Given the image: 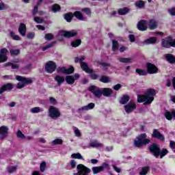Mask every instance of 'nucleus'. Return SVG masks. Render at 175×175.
I'll return each mask as SVG.
<instances>
[{
	"label": "nucleus",
	"mask_w": 175,
	"mask_h": 175,
	"mask_svg": "<svg viewBox=\"0 0 175 175\" xmlns=\"http://www.w3.org/2000/svg\"><path fill=\"white\" fill-rule=\"evenodd\" d=\"M154 95H157V91L154 89H149L144 95H137V102L138 103H144V105H151L154 101Z\"/></svg>",
	"instance_id": "1"
},
{
	"label": "nucleus",
	"mask_w": 175,
	"mask_h": 175,
	"mask_svg": "<svg viewBox=\"0 0 175 175\" xmlns=\"http://www.w3.org/2000/svg\"><path fill=\"white\" fill-rule=\"evenodd\" d=\"M149 150L150 152L152 154V155L155 157V158H159V155H160L161 159H162V158L166 156L167 154L169 152V151L167 150L166 148H163L161 150V148H159V145L157 144H152V145H150L149 146Z\"/></svg>",
	"instance_id": "2"
},
{
	"label": "nucleus",
	"mask_w": 175,
	"mask_h": 175,
	"mask_svg": "<svg viewBox=\"0 0 175 175\" xmlns=\"http://www.w3.org/2000/svg\"><path fill=\"white\" fill-rule=\"evenodd\" d=\"M16 79L18 81H20L16 85V87L18 90L24 88L27 84H32V83H33V79L32 78H27L23 76L17 75Z\"/></svg>",
	"instance_id": "3"
},
{
	"label": "nucleus",
	"mask_w": 175,
	"mask_h": 175,
	"mask_svg": "<svg viewBox=\"0 0 175 175\" xmlns=\"http://www.w3.org/2000/svg\"><path fill=\"white\" fill-rule=\"evenodd\" d=\"M146 137L147 135H146V133L138 136L137 139L134 140V146L137 148H140V147L144 144H149L150 139H147Z\"/></svg>",
	"instance_id": "4"
},
{
	"label": "nucleus",
	"mask_w": 175,
	"mask_h": 175,
	"mask_svg": "<svg viewBox=\"0 0 175 175\" xmlns=\"http://www.w3.org/2000/svg\"><path fill=\"white\" fill-rule=\"evenodd\" d=\"M55 69H57V64L55 62L49 61L46 64L45 70L47 73H53V72H55Z\"/></svg>",
	"instance_id": "5"
},
{
	"label": "nucleus",
	"mask_w": 175,
	"mask_h": 175,
	"mask_svg": "<svg viewBox=\"0 0 175 175\" xmlns=\"http://www.w3.org/2000/svg\"><path fill=\"white\" fill-rule=\"evenodd\" d=\"M80 79V75L75 73L74 75H68L66 77V82L69 85L75 84V82Z\"/></svg>",
	"instance_id": "6"
},
{
	"label": "nucleus",
	"mask_w": 175,
	"mask_h": 175,
	"mask_svg": "<svg viewBox=\"0 0 175 175\" xmlns=\"http://www.w3.org/2000/svg\"><path fill=\"white\" fill-rule=\"evenodd\" d=\"M49 114L51 118H58L61 113L58 109L55 108L54 106H51L49 109Z\"/></svg>",
	"instance_id": "7"
},
{
	"label": "nucleus",
	"mask_w": 175,
	"mask_h": 175,
	"mask_svg": "<svg viewBox=\"0 0 175 175\" xmlns=\"http://www.w3.org/2000/svg\"><path fill=\"white\" fill-rule=\"evenodd\" d=\"M136 109V103L135 101L131 100L127 105H124V111L127 114H131L133 110Z\"/></svg>",
	"instance_id": "8"
},
{
	"label": "nucleus",
	"mask_w": 175,
	"mask_h": 175,
	"mask_svg": "<svg viewBox=\"0 0 175 175\" xmlns=\"http://www.w3.org/2000/svg\"><path fill=\"white\" fill-rule=\"evenodd\" d=\"M146 68L149 75H157L159 70L155 65L151 63H147Z\"/></svg>",
	"instance_id": "9"
},
{
	"label": "nucleus",
	"mask_w": 175,
	"mask_h": 175,
	"mask_svg": "<svg viewBox=\"0 0 175 175\" xmlns=\"http://www.w3.org/2000/svg\"><path fill=\"white\" fill-rule=\"evenodd\" d=\"M57 73H63V75H71L75 72V68L73 67H70L66 69L65 67H59L57 69Z\"/></svg>",
	"instance_id": "10"
},
{
	"label": "nucleus",
	"mask_w": 175,
	"mask_h": 175,
	"mask_svg": "<svg viewBox=\"0 0 175 175\" xmlns=\"http://www.w3.org/2000/svg\"><path fill=\"white\" fill-rule=\"evenodd\" d=\"M9 132V128L6 126H1L0 127V140H3L8 137V134Z\"/></svg>",
	"instance_id": "11"
},
{
	"label": "nucleus",
	"mask_w": 175,
	"mask_h": 175,
	"mask_svg": "<svg viewBox=\"0 0 175 175\" xmlns=\"http://www.w3.org/2000/svg\"><path fill=\"white\" fill-rule=\"evenodd\" d=\"M59 34L60 36H64V38H73V36H76V35H77V32L75 30L70 31H60Z\"/></svg>",
	"instance_id": "12"
},
{
	"label": "nucleus",
	"mask_w": 175,
	"mask_h": 175,
	"mask_svg": "<svg viewBox=\"0 0 175 175\" xmlns=\"http://www.w3.org/2000/svg\"><path fill=\"white\" fill-rule=\"evenodd\" d=\"M95 107V104L94 103H90L88 105L80 107L77 111L78 113H85L88 110H92Z\"/></svg>",
	"instance_id": "13"
},
{
	"label": "nucleus",
	"mask_w": 175,
	"mask_h": 175,
	"mask_svg": "<svg viewBox=\"0 0 175 175\" xmlns=\"http://www.w3.org/2000/svg\"><path fill=\"white\" fill-rule=\"evenodd\" d=\"M89 90L94 94L96 98H100L103 95L102 90H99L96 86H91L89 88Z\"/></svg>",
	"instance_id": "14"
},
{
	"label": "nucleus",
	"mask_w": 175,
	"mask_h": 175,
	"mask_svg": "<svg viewBox=\"0 0 175 175\" xmlns=\"http://www.w3.org/2000/svg\"><path fill=\"white\" fill-rule=\"evenodd\" d=\"M9 51L6 49H2L0 51V63L6 62L8 61V53Z\"/></svg>",
	"instance_id": "15"
},
{
	"label": "nucleus",
	"mask_w": 175,
	"mask_h": 175,
	"mask_svg": "<svg viewBox=\"0 0 175 175\" xmlns=\"http://www.w3.org/2000/svg\"><path fill=\"white\" fill-rule=\"evenodd\" d=\"M137 27L139 31H146L147 29V21H140L138 22Z\"/></svg>",
	"instance_id": "16"
},
{
	"label": "nucleus",
	"mask_w": 175,
	"mask_h": 175,
	"mask_svg": "<svg viewBox=\"0 0 175 175\" xmlns=\"http://www.w3.org/2000/svg\"><path fill=\"white\" fill-rule=\"evenodd\" d=\"M55 81H56L57 85L61 87L64 83H65L66 78L61 75H56L54 78Z\"/></svg>",
	"instance_id": "17"
},
{
	"label": "nucleus",
	"mask_w": 175,
	"mask_h": 175,
	"mask_svg": "<svg viewBox=\"0 0 175 175\" xmlns=\"http://www.w3.org/2000/svg\"><path fill=\"white\" fill-rule=\"evenodd\" d=\"M171 39L172 37H168L163 39L161 42V46L165 49H169V47H171Z\"/></svg>",
	"instance_id": "18"
},
{
	"label": "nucleus",
	"mask_w": 175,
	"mask_h": 175,
	"mask_svg": "<svg viewBox=\"0 0 175 175\" xmlns=\"http://www.w3.org/2000/svg\"><path fill=\"white\" fill-rule=\"evenodd\" d=\"M152 137H155L156 139H158L159 140L161 141L165 140V137H163V135H162V133H161L157 129L153 130Z\"/></svg>",
	"instance_id": "19"
},
{
	"label": "nucleus",
	"mask_w": 175,
	"mask_h": 175,
	"mask_svg": "<svg viewBox=\"0 0 175 175\" xmlns=\"http://www.w3.org/2000/svg\"><path fill=\"white\" fill-rule=\"evenodd\" d=\"M164 116L165 118H167L169 121L173 120V118L174 120H175V111L172 110V112L169 111H165Z\"/></svg>",
	"instance_id": "20"
},
{
	"label": "nucleus",
	"mask_w": 175,
	"mask_h": 175,
	"mask_svg": "<svg viewBox=\"0 0 175 175\" xmlns=\"http://www.w3.org/2000/svg\"><path fill=\"white\" fill-rule=\"evenodd\" d=\"M18 32L21 36H25V33H27V27L25 26V24L21 23L19 28H18Z\"/></svg>",
	"instance_id": "21"
},
{
	"label": "nucleus",
	"mask_w": 175,
	"mask_h": 175,
	"mask_svg": "<svg viewBox=\"0 0 175 175\" xmlns=\"http://www.w3.org/2000/svg\"><path fill=\"white\" fill-rule=\"evenodd\" d=\"M103 96L109 97L113 94V90L109 88H104L101 90Z\"/></svg>",
	"instance_id": "22"
},
{
	"label": "nucleus",
	"mask_w": 175,
	"mask_h": 175,
	"mask_svg": "<svg viewBox=\"0 0 175 175\" xmlns=\"http://www.w3.org/2000/svg\"><path fill=\"white\" fill-rule=\"evenodd\" d=\"M72 14L74 17H76V18L79 20V21H84V20H85V18L83 16L80 11H76Z\"/></svg>",
	"instance_id": "23"
},
{
	"label": "nucleus",
	"mask_w": 175,
	"mask_h": 175,
	"mask_svg": "<svg viewBox=\"0 0 175 175\" xmlns=\"http://www.w3.org/2000/svg\"><path fill=\"white\" fill-rule=\"evenodd\" d=\"M81 68L86 72V73H92V70L90 69V67H88V65L85 62H81Z\"/></svg>",
	"instance_id": "24"
},
{
	"label": "nucleus",
	"mask_w": 175,
	"mask_h": 175,
	"mask_svg": "<svg viewBox=\"0 0 175 175\" xmlns=\"http://www.w3.org/2000/svg\"><path fill=\"white\" fill-rule=\"evenodd\" d=\"M150 170V166H144L141 168L139 175H147Z\"/></svg>",
	"instance_id": "25"
},
{
	"label": "nucleus",
	"mask_w": 175,
	"mask_h": 175,
	"mask_svg": "<svg viewBox=\"0 0 175 175\" xmlns=\"http://www.w3.org/2000/svg\"><path fill=\"white\" fill-rule=\"evenodd\" d=\"M99 81L104 83L105 84H107L108 83H111V78L105 75H103L100 77Z\"/></svg>",
	"instance_id": "26"
},
{
	"label": "nucleus",
	"mask_w": 175,
	"mask_h": 175,
	"mask_svg": "<svg viewBox=\"0 0 175 175\" xmlns=\"http://www.w3.org/2000/svg\"><path fill=\"white\" fill-rule=\"evenodd\" d=\"M165 58L170 64H174L175 63V57L172 54H165Z\"/></svg>",
	"instance_id": "27"
},
{
	"label": "nucleus",
	"mask_w": 175,
	"mask_h": 175,
	"mask_svg": "<svg viewBox=\"0 0 175 175\" xmlns=\"http://www.w3.org/2000/svg\"><path fill=\"white\" fill-rule=\"evenodd\" d=\"M120 62L122 64H132L133 59L132 58H126V57H119L118 58Z\"/></svg>",
	"instance_id": "28"
},
{
	"label": "nucleus",
	"mask_w": 175,
	"mask_h": 175,
	"mask_svg": "<svg viewBox=\"0 0 175 175\" xmlns=\"http://www.w3.org/2000/svg\"><path fill=\"white\" fill-rule=\"evenodd\" d=\"M89 146H90V147H93V148L103 146V145L102 144L99 143V142H98L96 140L91 141Z\"/></svg>",
	"instance_id": "29"
},
{
	"label": "nucleus",
	"mask_w": 175,
	"mask_h": 175,
	"mask_svg": "<svg viewBox=\"0 0 175 175\" xmlns=\"http://www.w3.org/2000/svg\"><path fill=\"white\" fill-rule=\"evenodd\" d=\"M96 62L97 63V65H101L100 68L103 69V70H107V68L110 66V64L105 62H102L99 61H96Z\"/></svg>",
	"instance_id": "30"
},
{
	"label": "nucleus",
	"mask_w": 175,
	"mask_h": 175,
	"mask_svg": "<svg viewBox=\"0 0 175 175\" xmlns=\"http://www.w3.org/2000/svg\"><path fill=\"white\" fill-rule=\"evenodd\" d=\"M156 42H157V38H150L144 41L143 44H154V43H155Z\"/></svg>",
	"instance_id": "31"
},
{
	"label": "nucleus",
	"mask_w": 175,
	"mask_h": 175,
	"mask_svg": "<svg viewBox=\"0 0 175 175\" xmlns=\"http://www.w3.org/2000/svg\"><path fill=\"white\" fill-rule=\"evenodd\" d=\"M43 111V109L39 107H35L30 109V113H32V114H38V113H42Z\"/></svg>",
	"instance_id": "32"
},
{
	"label": "nucleus",
	"mask_w": 175,
	"mask_h": 175,
	"mask_svg": "<svg viewBox=\"0 0 175 175\" xmlns=\"http://www.w3.org/2000/svg\"><path fill=\"white\" fill-rule=\"evenodd\" d=\"M135 6L138 9H143L146 6V2L142 0L137 1L135 2Z\"/></svg>",
	"instance_id": "33"
},
{
	"label": "nucleus",
	"mask_w": 175,
	"mask_h": 175,
	"mask_svg": "<svg viewBox=\"0 0 175 175\" xmlns=\"http://www.w3.org/2000/svg\"><path fill=\"white\" fill-rule=\"evenodd\" d=\"M73 17H74V15H73V13L72 12L67 13L64 15V18L67 21V23H70Z\"/></svg>",
	"instance_id": "34"
},
{
	"label": "nucleus",
	"mask_w": 175,
	"mask_h": 175,
	"mask_svg": "<svg viewBox=\"0 0 175 175\" xmlns=\"http://www.w3.org/2000/svg\"><path fill=\"white\" fill-rule=\"evenodd\" d=\"M14 87V85H13L12 83H6L3 85V88L4 89V91H10L13 90Z\"/></svg>",
	"instance_id": "35"
},
{
	"label": "nucleus",
	"mask_w": 175,
	"mask_h": 175,
	"mask_svg": "<svg viewBox=\"0 0 175 175\" xmlns=\"http://www.w3.org/2000/svg\"><path fill=\"white\" fill-rule=\"evenodd\" d=\"M158 25V23L155 20H151L149 23L150 29H155Z\"/></svg>",
	"instance_id": "36"
},
{
	"label": "nucleus",
	"mask_w": 175,
	"mask_h": 175,
	"mask_svg": "<svg viewBox=\"0 0 175 175\" xmlns=\"http://www.w3.org/2000/svg\"><path fill=\"white\" fill-rule=\"evenodd\" d=\"M128 102H129V97L128 96H123L120 100L121 105H126Z\"/></svg>",
	"instance_id": "37"
},
{
	"label": "nucleus",
	"mask_w": 175,
	"mask_h": 175,
	"mask_svg": "<svg viewBox=\"0 0 175 175\" xmlns=\"http://www.w3.org/2000/svg\"><path fill=\"white\" fill-rule=\"evenodd\" d=\"M129 12V9H128V8H124L120 9L118 13L120 16H124L126 14Z\"/></svg>",
	"instance_id": "38"
},
{
	"label": "nucleus",
	"mask_w": 175,
	"mask_h": 175,
	"mask_svg": "<svg viewBox=\"0 0 175 175\" xmlns=\"http://www.w3.org/2000/svg\"><path fill=\"white\" fill-rule=\"evenodd\" d=\"M10 53L12 57H16V55H18L20 54V49H12L10 50Z\"/></svg>",
	"instance_id": "39"
},
{
	"label": "nucleus",
	"mask_w": 175,
	"mask_h": 175,
	"mask_svg": "<svg viewBox=\"0 0 175 175\" xmlns=\"http://www.w3.org/2000/svg\"><path fill=\"white\" fill-rule=\"evenodd\" d=\"M5 66H11L12 69H18V68H20V65L19 64H16L14 63H12V62H8L5 64Z\"/></svg>",
	"instance_id": "40"
},
{
	"label": "nucleus",
	"mask_w": 175,
	"mask_h": 175,
	"mask_svg": "<svg viewBox=\"0 0 175 175\" xmlns=\"http://www.w3.org/2000/svg\"><path fill=\"white\" fill-rule=\"evenodd\" d=\"M92 170L93 172V174H98V173H100V172H103L100 166L93 167L92 168Z\"/></svg>",
	"instance_id": "41"
},
{
	"label": "nucleus",
	"mask_w": 175,
	"mask_h": 175,
	"mask_svg": "<svg viewBox=\"0 0 175 175\" xmlns=\"http://www.w3.org/2000/svg\"><path fill=\"white\" fill-rule=\"evenodd\" d=\"M68 169L70 170V169H75L76 167V166H77V162L75 161V160H71L70 161V163L68 164ZM69 165H70V168H69Z\"/></svg>",
	"instance_id": "42"
},
{
	"label": "nucleus",
	"mask_w": 175,
	"mask_h": 175,
	"mask_svg": "<svg viewBox=\"0 0 175 175\" xmlns=\"http://www.w3.org/2000/svg\"><path fill=\"white\" fill-rule=\"evenodd\" d=\"M71 158L74 159H82L84 161V158H83V156H81V154L80 153H73L71 154Z\"/></svg>",
	"instance_id": "43"
},
{
	"label": "nucleus",
	"mask_w": 175,
	"mask_h": 175,
	"mask_svg": "<svg viewBox=\"0 0 175 175\" xmlns=\"http://www.w3.org/2000/svg\"><path fill=\"white\" fill-rule=\"evenodd\" d=\"M74 133L75 135V136L77 137H81V133L80 132V130L79 129V128L76 127V126H73L72 127Z\"/></svg>",
	"instance_id": "44"
},
{
	"label": "nucleus",
	"mask_w": 175,
	"mask_h": 175,
	"mask_svg": "<svg viewBox=\"0 0 175 175\" xmlns=\"http://www.w3.org/2000/svg\"><path fill=\"white\" fill-rule=\"evenodd\" d=\"M81 44V40H76L75 41H72L71 42V46L72 47H79Z\"/></svg>",
	"instance_id": "45"
},
{
	"label": "nucleus",
	"mask_w": 175,
	"mask_h": 175,
	"mask_svg": "<svg viewBox=\"0 0 175 175\" xmlns=\"http://www.w3.org/2000/svg\"><path fill=\"white\" fill-rule=\"evenodd\" d=\"M59 10H61V7L59 6V5L54 4L52 6V12H53V13H57V12H59Z\"/></svg>",
	"instance_id": "46"
},
{
	"label": "nucleus",
	"mask_w": 175,
	"mask_h": 175,
	"mask_svg": "<svg viewBox=\"0 0 175 175\" xmlns=\"http://www.w3.org/2000/svg\"><path fill=\"white\" fill-rule=\"evenodd\" d=\"M112 50L113 51L118 50V42L114 40H112Z\"/></svg>",
	"instance_id": "47"
},
{
	"label": "nucleus",
	"mask_w": 175,
	"mask_h": 175,
	"mask_svg": "<svg viewBox=\"0 0 175 175\" xmlns=\"http://www.w3.org/2000/svg\"><path fill=\"white\" fill-rule=\"evenodd\" d=\"M135 72L136 73H137V75H139V76H146L147 75V72H146L145 70H142V69H139V68H137L135 70Z\"/></svg>",
	"instance_id": "48"
},
{
	"label": "nucleus",
	"mask_w": 175,
	"mask_h": 175,
	"mask_svg": "<svg viewBox=\"0 0 175 175\" xmlns=\"http://www.w3.org/2000/svg\"><path fill=\"white\" fill-rule=\"evenodd\" d=\"M10 35L14 40H20V36H18V35H16L14 32L10 31Z\"/></svg>",
	"instance_id": "49"
},
{
	"label": "nucleus",
	"mask_w": 175,
	"mask_h": 175,
	"mask_svg": "<svg viewBox=\"0 0 175 175\" xmlns=\"http://www.w3.org/2000/svg\"><path fill=\"white\" fill-rule=\"evenodd\" d=\"M63 142L64 141H62V139L57 138L52 141V144H53L54 146H57V144H62Z\"/></svg>",
	"instance_id": "50"
},
{
	"label": "nucleus",
	"mask_w": 175,
	"mask_h": 175,
	"mask_svg": "<svg viewBox=\"0 0 175 175\" xmlns=\"http://www.w3.org/2000/svg\"><path fill=\"white\" fill-rule=\"evenodd\" d=\"M16 136L17 137H18L19 139H27V137L25 136L24 134H23V132H21V131L18 130V132L16 133Z\"/></svg>",
	"instance_id": "51"
},
{
	"label": "nucleus",
	"mask_w": 175,
	"mask_h": 175,
	"mask_svg": "<svg viewBox=\"0 0 175 175\" xmlns=\"http://www.w3.org/2000/svg\"><path fill=\"white\" fill-rule=\"evenodd\" d=\"M8 173H14L17 170V166H11L7 168Z\"/></svg>",
	"instance_id": "52"
},
{
	"label": "nucleus",
	"mask_w": 175,
	"mask_h": 175,
	"mask_svg": "<svg viewBox=\"0 0 175 175\" xmlns=\"http://www.w3.org/2000/svg\"><path fill=\"white\" fill-rule=\"evenodd\" d=\"M31 67L32 65L31 64H28L27 66H25L22 70L23 73H24V75H27L28 72H25V70H29V69H31Z\"/></svg>",
	"instance_id": "53"
},
{
	"label": "nucleus",
	"mask_w": 175,
	"mask_h": 175,
	"mask_svg": "<svg viewBox=\"0 0 175 175\" xmlns=\"http://www.w3.org/2000/svg\"><path fill=\"white\" fill-rule=\"evenodd\" d=\"M33 21L37 24H42V23H43V19L40 18L39 16H35L33 18Z\"/></svg>",
	"instance_id": "54"
},
{
	"label": "nucleus",
	"mask_w": 175,
	"mask_h": 175,
	"mask_svg": "<svg viewBox=\"0 0 175 175\" xmlns=\"http://www.w3.org/2000/svg\"><path fill=\"white\" fill-rule=\"evenodd\" d=\"M82 12H83V13H85V14H87L88 16L91 15V10L88 8H83Z\"/></svg>",
	"instance_id": "55"
},
{
	"label": "nucleus",
	"mask_w": 175,
	"mask_h": 175,
	"mask_svg": "<svg viewBox=\"0 0 175 175\" xmlns=\"http://www.w3.org/2000/svg\"><path fill=\"white\" fill-rule=\"evenodd\" d=\"M53 38H54V36L52 33L45 34L46 40H53Z\"/></svg>",
	"instance_id": "56"
},
{
	"label": "nucleus",
	"mask_w": 175,
	"mask_h": 175,
	"mask_svg": "<svg viewBox=\"0 0 175 175\" xmlns=\"http://www.w3.org/2000/svg\"><path fill=\"white\" fill-rule=\"evenodd\" d=\"M120 88H122V85H121L120 83H118L116 85L113 86V89L115 91H118L119 90H120Z\"/></svg>",
	"instance_id": "57"
},
{
	"label": "nucleus",
	"mask_w": 175,
	"mask_h": 175,
	"mask_svg": "<svg viewBox=\"0 0 175 175\" xmlns=\"http://www.w3.org/2000/svg\"><path fill=\"white\" fill-rule=\"evenodd\" d=\"M112 167L116 173H121V168L117 167L115 164L112 165Z\"/></svg>",
	"instance_id": "58"
},
{
	"label": "nucleus",
	"mask_w": 175,
	"mask_h": 175,
	"mask_svg": "<svg viewBox=\"0 0 175 175\" xmlns=\"http://www.w3.org/2000/svg\"><path fill=\"white\" fill-rule=\"evenodd\" d=\"M170 147L172 148V151L174 152H175V142L174 141H170Z\"/></svg>",
	"instance_id": "59"
},
{
	"label": "nucleus",
	"mask_w": 175,
	"mask_h": 175,
	"mask_svg": "<svg viewBox=\"0 0 175 175\" xmlns=\"http://www.w3.org/2000/svg\"><path fill=\"white\" fill-rule=\"evenodd\" d=\"M40 168L42 172H44L46 170V162L43 161L41 163Z\"/></svg>",
	"instance_id": "60"
},
{
	"label": "nucleus",
	"mask_w": 175,
	"mask_h": 175,
	"mask_svg": "<svg viewBox=\"0 0 175 175\" xmlns=\"http://www.w3.org/2000/svg\"><path fill=\"white\" fill-rule=\"evenodd\" d=\"M100 167L102 168V170H103H103H105V169H109V163H103L102 164V165L100 166Z\"/></svg>",
	"instance_id": "61"
},
{
	"label": "nucleus",
	"mask_w": 175,
	"mask_h": 175,
	"mask_svg": "<svg viewBox=\"0 0 175 175\" xmlns=\"http://www.w3.org/2000/svg\"><path fill=\"white\" fill-rule=\"evenodd\" d=\"M38 8H39V5H38V4L34 6V8L32 11L33 16H36V14L38 13Z\"/></svg>",
	"instance_id": "62"
},
{
	"label": "nucleus",
	"mask_w": 175,
	"mask_h": 175,
	"mask_svg": "<svg viewBox=\"0 0 175 175\" xmlns=\"http://www.w3.org/2000/svg\"><path fill=\"white\" fill-rule=\"evenodd\" d=\"M49 101L51 105H55L57 103V100L54 97H49Z\"/></svg>",
	"instance_id": "63"
},
{
	"label": "nucleus",
	"mask_w": 175,
	"mask_h": 175,
	"mask_svg": "<svg viewBox=\"0 0 175 175\" xmlns=\"http://www.w3.org/2000/svg\"><path fill=\"white\" fill-rule=\"evenodd\" d=\"M8 9V7L6 5H5L3 3L1 2L0 3V10H5Z\"/></svg>",
	"instance_id": "64"
}]
</instances>
